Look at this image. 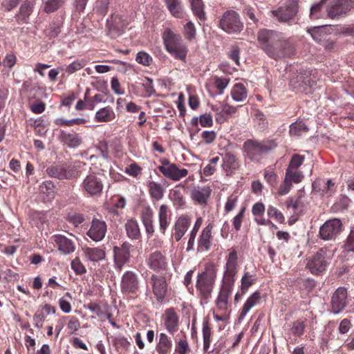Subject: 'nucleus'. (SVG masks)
<instances>
[{
	"label": "nucleus",
	"mask_w": 354,
	"mask_h": 354,
	"mask_svg": "<svg viewBox=\"0 0 354 354\" xmlns=\"http://www.w3.org/2000/svg\"><path fill=\"white\" fill-rule=\"evenodd\" d=\"M237 252L232 250L226 259L225 271L222 279V285L218 297L215 301L216 310L221 313H226L228 309V299L231 295L237 272Z\"/></svg>",
	"instance_id": "1"
},
{
	"label": "nucleus",
	"mask_w": 354,
	"mask_h": 354,
	"mask_svg": "<svg viewBox=\"0 0 354 354\" xmlns=\"http://www.w3.org/2000/svg\"><path fill=\"white\" fill-rule=\"evenodd\" d=\"M216 270L214 266H207L198 274L196 289L201 304H207L212 297L216 279Z\"/></svg>",
	"instance_id": "2"
},
{
	"label": "nucleus",
	"mask_w": 354,
	"mask_h": 354,
	"mask_svg": "<svg viewBox=\"0 0 354 354\" xmlns=\"http://www.w3.org/2000/svg\"><path fill=\"white\" fill-rule=\"evenodd\" d=\"M162 38L167 52L174 59L186 63L188 47L182 37L170 28H167L163 32Z\"/></svg>",
	"instance_id": "3"
},
{
	"label": "nucleus",
	"mask_w": 354,
	"mask_h": 354,
	"mask_svg": "<svg viewBox=\"0 0 354 354\" xmlns=\"http://www.w3.org/2000/svg\"><path fill=\"white\" fill-rule=\"evenodd\" d=\"M281 35L276 31L263 29L258 32L257 39L262 50L271 58L279 55L274 53L281 41Z\"/></svg>",
	"instance_id": "4"
},
{
	"label": "nucleus",
	"mask_w": 354,
	"mask_h": 354,
	"mask_svg": "<svg viewBox=\"0 0 354 354\" xmlns=\"http://www.w3.org/2000/svg\"><path fill=\"white\" fill-rule=\"evenodd\" d=\"M277 143L273 140L258 142L248 140L243 144V149L247 157L252 161L259 160L260 157L277 147Z\"/></svg>",
	"instance_id": "5"
},
{
	"label": "nucleus",
	"mask_w": 354,
	"mask_h": 354,
	"mask_svg": "<svg viewBox=\"0 0 354 354\" xmlns=\"http://www.w3.org/2000/svg\"><path fill=\"white\" fill-rule=\"evenodd\" d=\"M333 256V252L326 248H320L308 260L306 268L311 273L319 274L324 271Z\"/></svg>",
	"instance_id": "6"
},
{
	"label": "nucleus",
	"mask_w": 354,
	"mask_h": 354,
	"mask_svg": "<svg viewBox=\"0 0 354 354\" xmlns=\"http://www.w3.org/2000/svg\"><path fill=\"white\" fill-rule=\"evenodd\" d=\"M219 27L229 34L241 32L244 27L239 14L235 10H229L223 13L220 21Z\"/></svg>",
	"instance_id": "7"
},
{
	"label": "nucleus",
	"mask_w": 354,
	"mask_h": 354,
	"mask_svg": "<svg viewBox=\"0 0 354 354\" xmlns=\"http://www.w3.org/2000/svg\"><path fill=\"white\" fill-rule=\"evenodd\" d=\"M46 174L50 178L60 180H70L78 176L77 172L66 164L54 163L47 167Z\"/></svg>",
	"instance_id": "8"
},
{
	"label": "nucleus",
	"mask_w": 354,
	"mask_h": 354,
	"mask_svg": "<svg viewBox=\"0 0 354 354\" xmlns=\"http://www.w3.org/2000/svg\"><path fill=\"white\" fill-rule=\"evenodd\" d=\"M342 230V221L338 218H333L326 221L321 226L319 235L323 240H333L341 233Z\"/></svg>",
	"instance_id": "9"
},
{
	"label": "nucleus",
	"mask_w": 354,
	"mask_h": 354,
	"mask_svg": "<svg viewBox=\"0 0 354 354\" xmlns=\"http://www.w3.org/2000/svg\"><path fill=\"white\" fill-rule=\"evenodd\" d=\"M354 8V0H333L327 6L328 16L331 19L345 15Z\"/></svg>",
	"instance_id": "10"
},
{
	"label": "nucleus",
	"mask_w": 354,
	"mask_h": 354,
	"mask_svg": "<svg viewBox=\"0 0 354 354\" xmlns=\"http://www.w3.org/2000/svg\"><path fill=\"white\" fill-rule=\"evenodd\" d=\"M140 288V282L138 274L133 271L125 272L120 283L121 291L125 295L136 294Z\"/></svg>",
	"instance_id": "11"
},
{
	"label": "nucleus",
	"mask_w": 354,
	"mask_h": 354,
	"mask_svg": "<svg viewBox=\"0 0 354 354\" xmlns=\"http://www.w3.org/2000/svg\"><path fill=\"white\" fill-rule=\"evenodd\" d=\"M133 245L129 242H124L121 246L113 248L114 263L117 268L121 270L125 263H128L131 258V249Z\"/></svg>",
	"instance_id": "12"
},
{
	"label": "nucleus",
	"mask_w": 354,
	"mask_h": 354,
	"mask_svg": "<svg viewBox=\"0 0 354 354\" xmlns=\"http://www.w3.org/2000/svg\"><path fill=\"white\" fill-rule=\"evenodd\" d=\"M81 187L84 192L93 196L100 194L104 185L98 176L95 174H91L83 180Z\"/></svg>",
	"instance_id": "13"
},
{
	"label": "nucleus",
	"mask_w": 354,
	"mask_h": 354,
	"mask_svg": "<svg viewBox=\"0 0 354 354\" xmlns=\"http://www.w3.org/2000/svg\"><path fill=\"white\" fill-rule=\"evenodd\" d=\"M298 7L295 0H288L285 6H281L272 14L280 22H286L292 19L297 13Z\"/></svg>",
	"instance_id": "14"
},
{
	"label": "nucleus",
	"mask_w": 354,
	"mask_h": 354,
	"mask_svg": "<svg viewBox=\"0 0 354 354\" xmlns=\"http://www.w3.org/2000/svg\"><path fill=\"white\" fill-rule=\"evenodd\" d=\"M290 85L296 92L308 93L315 85V82L311 80L308 74L299 73L290 82Z\"/></svg>",
	"instance_id": "15"
},
{
	"label": "nucleus",
	"mask_w": 354,
	"mask_h": 354,
	"mask_svg": "<svg viewBox=\"0 0 354 354\" xmlns=\"http://www.w3.org/2000/svg\"><path fill=\"white\" fill-rule=\"evenodd\" d=\"M128 25L127 19L119 14H113L106 21V26L111 37L119 36Z\"/></svg>",
	"instance_id": "16"
},
{
	"label": "nucleus",
	"mask_w": 354,
	"mask_h": 354,
	"mask_svg": "<svg viewBox=\"0 0 354 354\" xmlns=\"http://www.w3.org/2000/svg\"><path fill=\"white\" fill-rule=\"evenodd\" d=\"M107 231V225L103 220L97 218H93L91 223L90 229L86 234L95 242L102 241L106 236Z\"/></svg>",
	"instance_id": "17"
},
{
	"label": "nucleus",
	"mask_w": 354,
	"mask_h": 354,
	"mask_svg": "<svg viewBox=\"0 0 354 354\" xmlns=\"http://www.w3.org/2000/svg\"><path fill=\"white\" fill-rule=\"evenodd\" d=\"M331 311L334 314L342 312L347 304V290L344 287H339L333 294L331 298Z\"/></svg>",
	"instance_id": "18"
},
{
	"label": "nucleus",
	"mask_w": 354,
	"mask_h": 354,
	"mask_svg": "<svg viewBox=\"0 0 354 354\" xmlns=\"http://www.w3.org/2000/svg\"><path fill=\"white\" fill-rule=\"evenodd\" d=\"M152 290L157 301L162 303L167 292V283L164 277L152 274L151 277Z\"/></svg>",
	"instance_id": "19"
},
{
	"label": "nucleus",
	"mask_w": 354,
	"mask_h": 354,
	"mask_svg": "<svg viewBox=\"0 0 354 354\" xmlns=\"http://www.w3.org/2000/svg\"><path fill=\"white\" fill-rule=\"evenodd\" d=\"M57 245L58 250L64 255L73 253L75 250V245L73 240L62 234H55L52 236Z\"/></svg>",
	"instance_id": "20"
},
{
	"label": "nucleus",
	"mask_w": 354,
	"mask_h": 354,
	"mask_svg": "<svg viewBox=\"0 0 354 354\" xmlns=\"http://www.w3.org/2000/svg\"><path fill=\"white\" fill-rule=\"evenodd\" d=\"M159 171L167 178L178 181L188 174L186 169H179L176 165H167V167H158Z\"/></svg>",
	"instance_id": "21"
},
{
	"label": "nucleus",
	"mask_w": 354,
	"mask_h": 354,
	"mask_svg": "<svg viewBox=\"0 0 354 354\" xmlns=\"http://www.w3.org/2000/svg\"><path fill=\"white\" fill-rule=\"evenodd\" d=\"M212 190L207 186L194 187L191 192V197L196 203L205 205L211 195Z\"/></svg>",
	"instance_id": "22"
},
{
	"label": "nucleus",
	"mask_w": 354,
	"mask_h": 354,
	"mask_svg": "<svg viewBox=\"0 0 354 354\" xmlns=\"http://www.w3.org/2000/svg\"><path fill=\"white\" fill-rule=\"evenodd\" d=\"M147 265L151 269L160 271L167 268V263L165 257L160 252L156 251L149 255Z\"/></svg>",
	"instance_id": "23"
},
{
	"label": "nucleus",
	"mask_w": 354,
	"mask_h": 354,
	"mask_svg": "<svg viewBox=\"0 0 354 354\" xmlns=\"http://www.w3.org/2000/svg\"><path fill=\"white\" fill-rule=\"evenodd\" d=\"M212 225H207L202 231L198 242V250L208 251L212 245L213 236L212 235Z\"/></svg>",
	"instance_id": "24"
},
{
	"label": "nucleus",
	"mask_w": 354,
	"mask_h": 354,
	"mask_svg": "<svg viewBox=\"0 0 354 354\" xmlns=\"http://www.w3.org/2000/svg\"><path fill=\"white\" fill-rule=\"evenodd\" d=\"M191 223V219L187 216H181L176 221L174 226V237L179 241L185 235Z\"/></svg>",
	"instance_id": "25"
},
{
	"label": "nucleus",
	"mask_w": 354,
	"mask_h": 354,
	"mask_svg": "<svg viewBox=\"0 0 354 354\" xmlns=\"http://www.w3.org/2000/svg\"><path fill=\"white\" fill-rule=\"evenodd\" d=\"M165 326L169 333L173 334L177 330L178 317L174 308H169L165 313Z\"/></svg>",
	"instance_id": "26"
},
{
	"label": "nucleus",
	"mask_w": 354,
	"mask_h": 354,
	"mask_svg": "<svg viewBox=\"0 0 354 354\" xmlns=\"http://www.w3.org/2000/svg\"><path fill=\"white\" fill-rule=\"evenodd\" d=\"M153 212L150 207H146L141 212V219L147 234L151 236L154 233L153 223Z\"/></svg>",
	"instance_id": "27"
},
{
	"label": "nucleus",
	"mask_w": 354,
	"mask_h": 354,
	"mask_svg": "<svg viewBox=\"0 0 354 354\" xmlns=\"http://www.w3.org/2000/svg\"><path fill=\"white\" fill-rule=\"evenodd\" d=\"M32 2H24L19 8V13L16 19L19 24H27L28 22L29 17L32 14L34 8Z\"/></svg>",
	"instance_id": "28"
},
{
	"label": "nucleus",
	"mask_w": 354,
	"mask_h": 354,
	"mask_svg": "<svg viewBox=\"0 0 354 354\" xmlns=\"http://www.w3.org/2000/svg\"><path fill=\"white\" fill-rule=\"evenodd\" d=\"M160 230L165 234L171 221V212L166 205H161L158 210Z\"/></svg>",
	"instance_id": "29"
},
{
	"label": "nucleus",
	"mask_w": 354,
	"mask_h": 354,
	"mask_svg": "<svg viewBox=\"0 0 354 354\" xmlns=\"http://www.w3.org/2000/svg\"><path fill=\"white\" fill-rule=\"evenodd\" d=\"M261 300V294L259 291L252 293L244 304L239 316V319H242L248 314L252 308L259 304Z\"/></svg>",
	"instance_id": "30"
},
{
	"label": "nucleus",
	"mask_w": 354,
	"mask_h": 354,
	"mask_svg": "<svg viewBox=\"0 0 354 354\" xmlns=\"http://www.w3.org/2000/svg\"><path fill=\"white\" fill-rule=\"evenodd\" d=\"M125 230L127 236L132 240H138L141 236V233L138 221L136 219L131 218L127 221Z\"/></svg>",
	"instance_id": "31"
},
{
	"label": "nucleus",
	"mask_w": 354,
	"mask_h": 354,
	"mask_svg": "<svg viewBox=\"0 0 354 354\" xmlns=\"http://www.w3.org/2000/svg\"><path fill=\"white\" fill-rule=\"evenodd\" d=\"M274 53L279 55V57L273 58L274 59L290 57L295 53V48L288 42L281 40L279 46H278L277 50H274Z\"/></svg>",
	"instance_id": "32"
},
{
	"label": "nucleus",
	"mask_w": 354,
	"mask_h": 354,
	"mask_svg": "<svg viewBox=\"0 0 354 354\" xmlns=\"http://www.w3.org/2000/svg\"><path fill=\"white\" fill-rule=\"evenodd\" d=\"M85 257L91 261H99L105 258V251L100 248H86L84 250Z\"/></svg>",
	"instance_id": "33"
},
{
	"label": "nucleus",
	"mask_w": 354,
	"mask_h": 354,
	"mask_svg": "<svg viewBox=\"0 0 354 354\" xmlns=\"http://www.w3.org/2000/svg\"><path fill=\"white\" fill-rule=\"evenodd\" d=\"M172 346L171 339L165 333H160L159 342L156 346L158 354H167Z\"/></svg>",
	"instance_id": "34"
},
{
	"label": "nucleus",
	"mask_w": 354,
	"mask_h": 354,
	"mask_svg": "<svg viewBox=\"0 0 354 354\" xmlns=\"http://www.w3.org/2000/svg\"><path fill=\"white\" fill-rule=\"evenodd\" d=\"M62 141L69 147L75 148L80 146L82 143L81 137L76 133L62 132Z\"/></svg>",
	"instance_id": "35"
},
{
	"label": "nucleus",
	"mask_w": 354,
	"mask_h": 354,
	"mask_svg": "<svg viewBox=\"0 0 354 354\" xmlns=\"http://www.w3.org/2000/svg\"><path fill=\"white\" fill-rule=\"evenodd\" d=\"M191 8L194 15L201 21L206 19V15L204 10V3L203 0H189Z\"/></svg>",
	"instance_id": "36"
},
{
	"label": "nucleus",
	"mask_w": 354,
	"mask_h": 354,
	"mask_svg": "<svg viewBox=\"0 0 354 354\" xmlns=\"http://www.w3.org/2000/svg\"><path fill=\"white\" fill-rule=\"evenodd\" d=\"M231 95L235 102H243L247 98L248 92L243 84L238 83L233 86Z\"/></svg>",
	"instance_id": "37"
},
{
	"label": "nucleus",
	"mask_w": 354,
	"mask_h": 354,
	"mask_svg": "<svg viewBox=\"0 0 354 354\" xmlns=\"http://www.w3.org/2000/svg\"><path fill=\"white\" fill-rule=\"evenodd\" d=\"M114 116L115 115L111 108L106 106L100 109L96 112L95 119L97 122H106L111 121Z\"/></svg>",
	"instance_id": "38"
},
{
	"label": "nucleus",
	"mask_w": 354,
	"mask_h": 354,
	"mask_svg": "<svg viewBox=\"0 0 354 354\" xmlns=\"http://www.w3.org/2000/svg\"><path fill=\"white\" fill-rule=\"evenodd\" d=\"M171 15L181 18L183 15V7L179 0H164Z\"/></svg>",
	"instance_id": "39"
},
{
	"label": "nucleus",
	"mask_w": 354,
	"mask_h": 354,
	"mask_svg": "<svg viewBox=\"0 0 354 354\" xmlns=\"http://www.w3.org/2000/svg\"><path fill=\"white\" fill-rule=\"evenodd\" d=\"M239 163L235 156L230 152L226 153L223 158V167L225 171L236 169Z\"/></svg>",
	"instance_id": "40"
},
{
	"label": "nucleus",
	"mask_w": 354,
	"mask_h": 354,
	"mask_svg": "<svg viewBox=\"0 0 354 354\" xmlns=\"http://www.w3.org/2000/svg\"><path fill=\"white\" fill-rule=\"evenodd\" d=\"M256 281L255 275L249 272H245L241 280V291L245 294L249 288Z\"/></svg>",
	"instance_id": "41"
},
{
	"label": "nucleus",
	"mask_w": 354,
	"mask_h": 354,
	"mask_svg": "<svg viewBox=\"0 0 354 354\" xmlns=\"http://www.w3.org/2000/svg\"><path fill=\"white\" fill-rule=\"evenodd\" d=\"M149 191L151 196L156 200H160L164 195V189L162 185L154 181L149 183Z\"/></svg>",
	"instance_id": "42"
},
{
	"label": "nucleus",
	"mask_w": 354,
	"mask_h": 354,
	"mask_svg": "<svg viewBox=\"0 0 354 354\" xmlns=\"http://www.w3.org/2000/svg\"><path fill=\"white\" fill-rule=\"evenodd\" d=\"M308 131V127L302 121H297L290 126V134L292 136H299Z\"/></svg>",
	"instance_id": "43"
},
{
	"label": "nucleus",
	"mask_w": 354,
	"mask_h": 354,
	"mask_svg": "<svg viewBox=\"0 0 354 354\" xmlns=\"http://www.w3.org/2000/svg\"><path fill=\"white\" fill-rule=\"evenodd\" d=\"M202 224V218L201 217L198 218L196 221L195 222L194 226L189 234V239L187 243V251H191L194 250L195 238L196 234L198 232V229L200 228Z\"/></svg>",
	"instance_id": "44"
},
{
	"label": "nucleus",
	"mask_w": 354,
	"mask_h": 354,
	"mask_svg": "<svg viewBox=\"0 0 354 354\" xmlns=\"http://www.w3.org/2000/svg\"><path fill=\"white\" fill-rule=\"evenodd\" d=\"M285 177L286 180L288 179L292 184V183L297 184L302 180L304 175L301 171L297 170L286 169Z\"/></svg>",
	"instance_id": "45"
},
{
	"label": "nucleus",
	"mask_w": 354,
	"mask_h": 354,
	"mask_svg": "<svg viewBox=\"0 0 354 354\" xmlns=\"http://www.w3.org/2000/svg\"><path fill=\"white\" fill-rule=\"evenodd\" d=\"M65 2L64 0H46L44 3V11L53 12L62 6Z\"/></svg>",
	"instance_id": "46"
},
{
	"label": "nucleus",
	"mask_w": 354,
	"mask_h": 354,
	"mask_svg": "<svg viewBox=\"0 0 354 354\" xmlns=\"http://www.w3.org/2000/svg\"><path fill=\"white\" fill-rule=\"evenodd\" d=\"M189 351V346L187 338L184 336L180 338L175 346V352L178 354H187Z\"/></svg>",
	"instance_id": "47"
},
{
	"label": "nucleus",
	"mask_w": 354,
	"mask_h": 354,
	"mask_svg": "<svg viewBox=\"0 0 354 354\" xmlns=\"http://www.w3.org/2000/svg\"><path fill=\"white\" fill-rule=\"evenodd\" d=\"M304 156L299 154H293L286 169L297 170L304 163Z\"/></svg>",
	"instance_id": "48"
},
{
	"label": "nucleus",
	"mask_w": 354,
	"mask_h": 354,
	"mask_svg": "<svg viewBox=\"0 0 354 354\" xmlns=\"http://www.w3.org/2000/svg\"><path fill=\"white\" fill-rule=\"evenodd\" d=\"M71 266L76 274L81 275L86 272L85 266L82 264L79 257L75 258L71 261Z\"/></svg>",
	"instance_id": "49"
},
{
	"label": "nucleus",
	"mask_w": 354,
	"mask_h": 354,
	"mask_svg": "<svg viewBox=\"0 0 354 354\" xmlns=\"http://www.w3.org/2000/svg\"><path fill=\"white\" fill-rule=\"evenodd\" d=\"M65 297L68 298L69 299H72L71 295L70 292H66L64 297L61 298L59 301V305L61 310L64 313H69L71 311V306L69 301L66 300Z\"/></svg>",
	"instance_id": "50"
},
{
	"label": "nucleus",
	"mask_w": 354,
	"mask_h": 354,
	"mask_svg": "<svg viewBox=\"0 0 354 354\" xmlns=\"http://www.w3.org/2000/svg\"><path fill=\"white\" fill-rule=\"evenodd\" d=\"M196 30L194 24L192 21L185 25V37L189 41L196 38Z\"/></svg>",
	"instance_id": "51"
},
{
	"label": "nucleus",
	"mask_w": 354,
	"mask_h": 354,
	"mask_svg": "<svg viewBox=\"0 0 354 354\" xmlns=\"http://www.w3.org/2000/svg\"><path fill=\"white\" fill-rule=\"evenodd\" d=\"M203 350L207 351L210 345L211 329L207 324L203 326Z\"/></svg>",
	"instance_id": "52"
},
{
	"label": "nucleus",
	"mask_w": 354,
	"mask_h": 354,
	"mask_svg": "<svg viewBox=\"0 0 354 354\" xmlns=\"http://www.w3.org/2000/svg\"><path fill=\"white\" fill-rule=\"evenodd\" d=\"M136 60L138 63L144 66H149L153 59L148 53L144 51H140L136 55Z\"/></svg>",
	"instance_id": "53"
},
{
	"label": "nucleus",
	"mask_w": 354,
	"mask_h": 354,
	"mask_svg": "<svg viewBox=\"0 0 354 354\" xmlns=\"http://www.w3.org/2000/svg\"><path fill=\"white\" fill-rule=\"evenodd\" d=\"M268 215L270 217L274 218L278 222L280 223H283L285 221V218L283 214L278 210L276 207L273 206H270L268 208Z\"/></svg>",
	"instance_id": "54"
},
{
	"label": "nucleus",
	"mask_w": 354,
	"mask_h": 354,
	"mask_svg": "<svg viewBox=\"0 0 354 354\" xmlns=\"http://www.w3.org/2000/svg\"><path fill=\"white\" fill-rule=\"evenodd\" d=\"M85 121H86L85 119L80 118H74L72 120H65V119L61 118V119L57 120V124L69 127V126H73V125H75V124H82L84 123Z\"/></svg>",
	"instance_id": "55"
},
{
	"label": "nucleus",
	"mask_w": 354,
	"mask_h": 354,
	"mask_svg": "<svg viewBox=\"0 0 354 354\" xmlns=\"http://www.w3.org/2000/svg\"><path fill=\"white\" fill-rule=\"evenodd\" d=\"M112 342L113 344L118 348H127L130 345V342L127 339L121 336L113 337Z\"/></svg>",
	"instance_id": "56"
},
{
	"label": "nucleus",
	"mask_w": 354,
	"mask_h": 354,
	"mask_svg": "<svg viewBox=\"0 0 354 354\" xmlns=\"http://www.w3.org/2000/svg\"><path fill=\"white\" fill-rule=\"evenodd\" d=\"M67 220L69 223L73 224L75 227H77L84 221V217L81 214H74L73 215H68Z\"/></svg>",
	"instance_id": "57"
},
{
	"label": "nucleus",
	"mask_w": 354,
	"mask_h": 354,
	"mask_svg": "<svg viewBox=\"0 0 354 354\" xmlns=\"http://www.w3.org/2000/svg\"><path fill=\"white\" fill-rule=\"evenodd\" d=\"M142 168L136 163H132L125 168V172L129 176L136 177L141 171Z\"/></svg>",
	"instance_id": "58"
},
{
	"label": "nucleus",
	"mask_w": 354,
	"mask_h": 354,
	"mask_svg": "<svg viewBox=\"0 0 354 354\" xmlns=\"http://www.w3.org/2000/svg\"><path fill=\"white\" fill-rule=\"evenodd\" d=\"M85 64L84 62L80 61H76L73 62V63L70 64L68 66H67L66 68V71L69 73L72 74L80 69H82L84 66Z\"/></svg>",
	"instance_id": "59"
},
{
	"label": "nucleus",
	"mask_w": 354,
	"mask_h": 354,
	"mask_svg": "<svg viewBox=\"0 0 354 354\" xmlns=\"http://www.w3.org/2000/svg\"><path fill=\"white\" fill-rule=\"evenodd\" d=\"M3 278L7 282H14L19 280V275L12 270L7 269L3 272Z\"/></svg>",
	"instance_id": "60"
},
{
	"label": "nucleus",
	"mask_w": 354,
	"mask_h": 354,
	"mask_svg": "<svg viewBox=\"0 0 354 354\" xmlns=\"http://www.w3.org/2000/svg\"><path fill=\"white\" fill-rule=\"evenodd\" d=\"M292 187V184L285 177L283 183L281 184L279 188L278 193L279 195H286L287 194L291 189Z\"/></svg>",
	"instance_id": "61"
},
{
	"label": "nucleus",
	"mask_w": 354,
	"mask_h": 354,
	"mask_svg": "<svg viewBox=\"0 0 354 354\" xmlns=\"http://www.w3.org/2000/svg\"><path fill=\"white\" fill-rule=\"evenodd\" d=\"M55 189V185L51 180H46L42 183L40 185V190L44 194H46L48 195L53 193Z\"/></svg>",
	"instance_id": "62"
},
{
	"label": "nucleus",
	"mask_w": 354,
	"mask_h": 354,
	"mask_svg": "<svg viewBox=\"0 0 354 354\" xmlns=\"http://www.w3.org/2000/svg\"><path fill=\"white\" fill-rule=\"evenodd\" d=\"M142 86L148 95H151L155 93V89L153 86V80L151 78L145 77V80L142 83Z\"/></svg>",
	"instance_id": "63"
},
{
	"label": "nucleus",
	"mask_w": 354,
	"mask_h": 354,
	"mask_svg": "<svg viewBox=\"0 0 354 354\" xmlns=\"http://www.w3.org/2000/svg\"><path fill=\"white\" fill-rule=\"evenodd\" d=\"M32 112L36 114L41 113L44 111L46 105L44 102L39 101L35 103H33L30 106Z\"/></svg>",
	"instance_id": "64"
}]
</instances>
